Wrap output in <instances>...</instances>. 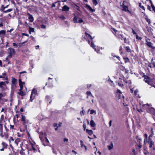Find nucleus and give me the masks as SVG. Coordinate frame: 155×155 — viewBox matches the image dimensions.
Listing matches in <instances>:
<instances>
[{
	"instance_id": "774afa93",
	"label": "nucleus",
	"mask_w": 155,
	"mask_h": 155,
	"mask_svg": "<svg viewBox=\"0 0 155 155\" xmlns=\"http://www.w3.org/2000/svg\"><path fill=\"white\" fill-rule=\"evenodd\" d=\"M20 89H19V91H21L23 89V86H20Z\"/></svg>"
},
{
	"instance_id": "c9c22d12",
	"label": "nucleus",
	"mask_w": 155,
	"mask_h": 155,
	"mask_svg": "<svg viewBox=\"0 0 155 155\" xmlns=\"http://www.w3.org/2000/svg\"><path fill=\"white\" fill-rule=\"evenodd\" d=\"M83 110L80 112V114L81 116H83L84 114L85 111L83 110V108H82Z\"/></svg>"
},
{
	"instance_id": "5701e85b",
	"label": "nucleus",
	"mask_w": 155,
	"mask_h": 155,
	"mask_svg": "<svg viewBox=\"0 0 155 155\" xmlns=\"http://www.w3.org/2000/svg\"><path fill=\"white\" fill-rule=\"evenodd\" d=\"M80 144H81V147H84L85 148V149L86 150H87V147L86 146H85V145H84V143L83 142V141L81 140L80 141Z\"/></svg>"
},
{
	"instance_id": "e433bc0d",
	"label": "nucleus",
	"mask_w": 155,
	"mask_h": 155,
	"mask_svg": "<svg viewBox=\"0 0 155 155\" xmlns=\"http://www.w3.org/2000/svg\"><path fill=\"white\" fill-rule=\"evenodd\" d=\"M139 6L140 7L142 8L143 10H145V8L143 6H142V4L141 3H139Z\"/></svg>"
},
{
	"instance_id": "6ab92c4d",
	"label": "nucleus",
	"mask_w": 155,
	"mask_h": 155,
	"mask_svg": "<svg viewBox=\"0 0 155 155\" xmlns=\"http://www.w3.org/2000/svg\"><path fill=\"white\" fill-rule=\"evenodd\" d=\"M29 33L31 34V32H35V29L34 28H31V27H29Z\"/></svg>"
},
{
	"instance_id": "aec40b11",
	"label": "nucleus",
	"mask_w": 155,
	"mask_h": 155,
	"mask_svg": "<svg viewBox=\"0 0 155 155\" xmlns=\"http://www.w3.org/2000/svg\"><path fill=\"white\" fill-rule=\"evenodd\" d=\"M36 151V149L33 147H32V150H28V154H29L30 153H31L32 151H33L34 152H35Z\"/></svg>"
},
{
	"instance_id": "a19ab883",
	"label": "nucleus",
	"mask_w": 155,
	"mask_h": 155,
	"mask_svg": "<svg viewBox=\"0 0 155 155\" xmlns=\"http://www.w3.org/2000/svg\"><path fill=\"white\" fill-rule=\"evenodd\" d=\"M59 17L62 20H64L66 18L63 15L60 16H59Z\"/></svg>"
},
{
	"instance_id": "603ef678",
	"label": "nucleus",
	"mask_w": 155,
	"mask_h": 155,
	"mask_svg": "<svg viewBox=\"0 0 155 155\" xmlns=\"http://www.w3.org/2000/svg\"><path fill=\"white\" fill-rule=\"evenodd\" d=\"M68 138H65L64 139V142H68Z\"/></svg>"
},
{
	"instance_id": "2eb2a0df",
	"label": "nucleus",
	"mask_w": 155,
	"mask_h": 155,
	"mask_svg": "<svg viewBox=\"0 0 155 155\" xmlns=\"http://www.w3.org/2000/svg\"><path fill=\"white\" fill-rule=\"evenodd\" d=\"M122 10L124 12H130V11L128 9V7L127 6L125 5V6H124L123 7H122Z\"/></svg>"
},
{
	"instance_id": "4c0bfd02",
	"label": "nucleus",
	"mask_w": 155,
	"mask_h": 155,
	"mask_svg": "<svg viewBox=\"0 0 155 155\" xmlns=\"http://www.w3.org/2000/svg\"><path fill=\"white\" fill-rule=\"evenodd\" d=\"M108 81H110V84L112 86H113V87H114V84L113 83V81L111 80L110 79H109V80H108Z\"/></svg>"
},
{
	"instance_id": "09e8293b",
	"label": "nucleus",
	"mask_w": 155,
	"mask_h": 155,
	"mask_svg": "<svg viewBox=\"0 0 155 155\" xmlns=\"http://www.w3.org/2000/svg\"><path fill=\"white\" fill-rule=\"evenodd\" d=\"M124 59V61H125V62H129V60L128 58H125Z\"/></svg>"
},
{
	"instance_id": "423d86ee",
	"label": "nucleus",
	"mask_w": 155,
	"mask_h": 155,
	"mask_svg": "<svg viewBox=\"0 0 155 155\" xmlns=\"http://www.w3.org/2000/svg\"><path fill=\"white\" fill-rule=\"evenodd\" d=\"M21 121L24 125H25L26 124L28 123L29 121L28 120H26L25 116L22 115H21Z\"/></svg>"
},
{
	"instance_id": "ddd939ff",
	"label": "nucleus",
	"mask_w": 155,
	"mask_h": 155,
	"mask_svg": "<svg viewBox=\"0 0 155 155\" xmlns=\"http://www.w3.org/2000/svg\"><path fill=\"white\" fill-rule=\"evenodd\" d=\"M5 31L4 30H2L0 31V37L1 38H2L4 37L5 35Z\"/></svg>"
},
{
	"instance_id": "cd10ccee",
	"label": "nucleus",
	"mask_w": 155,
	"mask_h": 155,
	"mask_svg": "<svg viewBox=\"0 0 155 155\" xmlns=\"http://www.w3.org/2000/svg\"><path fill=\"white\" fill-rule=\"evenodd\" d=\"M86 132L89 135H91L93 133L92 131L91 130L86 129Z\"/></svg>"
},
{
	"instance_id": "2f4dec72",
	"label": "nucleus",
	"mask_w": 155,
	"mask_h": 155,
	"mask_svg": "<svg viewBox=\"0 0 155 155\" xmlns=\"http://www.w3.org/2000/svg\"><path fill=\"white\" fill-rule=\"evenodd\" d=\"M78 18L76 16H75L73 19V21L74 23H76L78 22L77 21Z\"/></svg>"
},
{
	"instance_id": "393cba45",
	"label": "nucleus",
	"mask_w": 155,
	"mask_h": 155,
	"mask_svg": "<svg viewBox=\"0 0 155 155\" xmlns=\"http://www.w3.org/2000/svg\"><path fill=\"white\" fill-rule=\"evenodd\" d=\"M86 94L87 95V98H88V96H90L92 97V95L91 92L90 91H87L86 92Z\"/></svg>"
},
{
	"instance_id": "7c9ffc66",
	"label": "nucleus",
	"mask_w": 155,
	"mask_h": 155,
	"mask_svg": "<svg viewBox=\"0 0 155 155\" xmlns=\"http://www.w3.org/2000/svg\"><path fill=\"white\" fill-rule=\"evenodd\" d=\"M2 145L3 147H4V148H6L7 146V144L4 142H2Z\"/></svg>"
},
{
	"instance_id": "a878e982",
	"label": "nucleus",
	"mask_w": 155,
	"mask_h": 155,
	"mask_svg": "<svg viewBox=\"0 0 155 155\" xmlns=\"http://www.w3.org/2000/svg\"><path fill=\"white\" fill-rule=\"evenodd\" d=\"M21 140L19 138H18L16 139L15 141V143L18 145V143Z\"/></svg>"
},
{
	"instance_id": "4468645a",
	"label": "nucleus",
	"mask_w": 155,
	"mask_h": 155,
	"mask_svg": "<svg viewBox=\"0 0 155 155\" xmlns=\"http://www.w3.org/2000/svg\"><path fill=\"white\" fill-rule=\"evenodd\" d=\"M85 7L87 10H89L90 12H93L95 11V10L93 9L92 8L88 5H86Z\"/></svg>"
},
{
	"instance_id": "3c124183",
	"label": "nucleus",
	"mask_w": 155,
	"mask_h": 155,
	"mask_svg": "<svg viewBox=\"0 0 155 155\" xmlns=\"http://www.w3.org/2000/svg\"><path fill=\"white\" fill-rule=\"evenodd\" d=\"M27 73V72L26 71H22V72H20L19 73V77H20V75L22 74H23V73Z\"/></svg>"
},
{
	"instance_id": "f3484780",
	"label": "nucleus",
	"mask_w": 155,
	"mask_h": 155,
	"mask_svg": "<svg viewBox=\"0 0 155 155\" xmlns=\"http://www.w3.org/2000/svg\"><path fill=\"white\" fill-rule=\"evenodd\" d=\"M3 126L1 124H0V136L2 137H3Z\"/></svg>"
},
{
	"instance_id": "5fc2aeb1",
	"label": "nucleus",
	"mask_w": 155,
	"mask_h": 155,
	"mask_svg": "<svg viewBox=\"0 0 155 155\" xmlns=\"http://www.w3.org/2000/svg\"><path fill=\"white\" fill-rule=\"evenodd\" d=\"M93 2L94 3V4L95 5H96L97 4V1L96 0H93Z\"/></svg>"
},
{
	"instance_id": "338daca9",
	"label": "nucleus",
	"mask_w": 155,
	"mask_h": 155,
	"mask_svg": "<svg viewBox=\"0 0 155 155\" xmlns=\"http://www.w3.org/2000/svg\"><path fill=\"white\" fill-rule=\"evenodd\" d=\"M13 45L14 46H15V47H17L18 45H17L15 43H13Z\"/></svg>"
},
{
	"instance_id": "c85d7f7f",
	"label": "nucleus",
	"mask_w": 155,
	"mask_h": 155,
	"mask_svg": "<svg viewBox=\"0 0 155 155\" xmlns=\"http://www.w3.org/2000/svg\"><path fill=\"white\" fill-rule=\"evenodd\" d=\"M18 94L21 96H23L25 94V93L23 91H21L18 92Z\"/></svg>"
},
{
	"instance_id": "4d7b16f0",
	"label": "nucleus",
	"mask_w": 155,
	"mask_h": 155,
	"mask_svg": "<svg viewBox=\"0 0 155 155\" xmlns=\"http://www.w3.org/2000/svg\"><path fill=\"white\" fill-rule=\"evenodd\" d=\"M117 93L120 94L122 93L121 91L119 89H117Z\"/></svg>"
},
{
	"instance_id": "0e129e2a",
	"label": "nucleus",
	"mask_w": 155,
	"mask_h": 155,
	"mask_svg": "<svg viewBox=\"0 0 155 155\" xmlns=\"http://www.w3.org/2000/svg\"><path fill=\"white\" fill-rule=\"evenodd\" d=\"M112 29L114 32L115 33H116L117 32V31L114 28H112Z\"/></svg>"
},
{
	"instance_id": "79ce46f5",
	"label": "nucleus",
	"mask_w": 155,
	"mask_h": 155,
	"mask_svg": "<svg viewBox=\"0 0 155 155\" xmlns=\"http://www.w3.org/2000/svg\"><path fill=\"white\" fill-rule=\"evenodd\" d=\"M120 24H121V23L120 22V21H117L116 22V23L115 24H116V25H117V24L118 25V26L117 25V27H120Z\"/></svg>"
},
{
	"instance_id": "052dcab7",
	"label": "nucleus",
	"mask_w": 155,
	"mask_h": 155,
	"mask_svg": "<svg viewBox=\"0 0 155 155\" xmlns=\"http://www.w3.org/2000/svg\"><path fill=\"white\" fill-rule=\"evenodd\" d=\"M27 42V41H24V42H23L21 43H20L19 44V45H19V46H21V45L24 43H25Z\"/></svg>"
},
{
	"instance_id": "473e14b6",
	"label": "nucleus",
	"mask_w": 155,
	"mask_h": 155,
	"mask_svg": "<svg viewBox=\"0 0 155 155\" xmlns=\"http://www.w3.org/2000/svg\"><path fill=\"white\" fill-rule=\"evenodd\" d=\"M151 3V7L152 8L153 10L154 11V12H155V7L154 5L153 4L152 2H150Z\"/></svg>"
},
{
	"instance_id": "f257e3e1",
	"label": "nucleus",
	"mask_w": 155,
	"mask_h": 155,
	"mask_svg": "<svg viewBox=\"0 0 155 155\" xmlns=\"http://www.w3.org/2000/svg\"><path fill=\"white\" fill-rule=\"evenodd\" d=\"M124 77L123 75H121L119 77V80L118 81V85L121 87H122L124 86L123 82H125L126 83H127V82L124 79Z\"/></svg>"
},
{
	"instance_id": "20e7f679",
	"label": "nucleus",
	"mask_w": 155,
	"mask_h": 155,
	"mask_svg": "<svg viewBox=\"0 0 155 155\" xmlns=\"http://www.w3.org/2000/svg\"><path fill=\"white\" fill-rule=\"evenodd\" d=\"M37 91L35 89H33L32 91L30 97V100L32 102L35 96L37 95Z\"/></svg>"
},
{
	"instance_id": "c03bdc74",
	"label": "nucleus",
	"mask_w": 155,
	"mask_h": 155,
	"mask_svg": "<svg viewBox=\"0 0 155 155\" xmlns=\"http://www.w3.org/2000/svg\"><path fill=\"white\" fill-rule=\"evenodd\" d=\"M4 95H3V94H2L1 93H0V100H2V98L4 97Z\"/></svg>"
},
{
	"instance_id": "f704fd0d",
	"label": "nucleus",
	"mask_w": 155,
	"mask_h": 155,
	"mask_svg": "<svg viewBox=\"0 0 155 155\" xmlns=\"http://www.w3.org/2000/svg\"><path fill=\"white\" fill-rule=\"evenodd\" d=\"M90 46L93 48H94L95 51H96V49L95 48V45L91 41L90 44Z\"/></svg>"
},
{
	"instance_id": "f8f14e48",
	"label": "nucleus",
	"mask_w": 155,
	"mask_h": 155,
	"mask_svg": "<svg viewBox=\"0 0 155 155\" xmlns=\"http://www.w3.org/2000/svg\"><path fill=\"white\" fill-rule=\"evenodd\" d=\"M12 88L13 87V85H15L16 83L17 82V80L15 78L12 77Z\"/></svg>"
},
{
	"instance_id": "13d9d810",
	"label": "nucleus",
	"mask_w": 155,
	"mask_h": 155,
	"mask_svg": "<svg viewBox=\"0 0 155 155\" xmlns=\"http://www.w3.org/2000/svg\"><path fill=\"white\" fill-rule=\"evenodd\" d=\"M22 35H25V36H29V35H28V34H27L26 33H22Z\"/></svg>"
},
{
	"instance_id": "72a5a7b5",
	"label": "nucleus",
	"mask_w": 155,
	"mask_h": 155,
	"mask_svg": "<svg viewBox=\"0 0 155 155\" xmlns=\"http://www.w3.org/2000/svg\"><path fill=\"white\" fill-rule=\"evenodd\" d=\"M145 19L146 21L148 22L149 24L151 23L150 19L148 18L147 16H146Z\"/></svg>"
},
{
	"instance_id": "f03ea898",
	"label": "nucleus",
	"mask_w": 155,
	"mask_h": 155,
	"mask_svg": "<svg viewBox=\"0 0 155 155\" xmlns=\"http://www.w3.org/2000/svg\"><path fill=\"white\" fill-rule=\"evenodd\" d=\"M151 131L152 134L150 135L148 139V141L147 142L148 143H149V147L150 148H152L153 147V146L154 145V143L153 141L151 140L150 138V137H151L154 134L153 132V129L151 128Z\"/></svg>"
},
{
	"instance_id": "412c9836",
	"label": "nucleus",
	"mask_w": 155,
	"mask_h": 155,
	"mask_svg": "<svg viewBox=\"0 0 155 155\" xmlns=\"http://www.w3.org/2000/svg\"><path fill=\"white\" fill-rule=\"evenodd\" d=\"M148 66L151 68L155 67V62H153L149 64Z\"/></svg>"
},
{
	"instance_id": "de8ad7c7",
	"label": "nucleus",
	"mask_w": 155,
	"mask_h": 155,
	"mask_svg": "<svg viewBox=\"0 0 155 155\" xmlns=\"http://www.w3.org/2000/svg\"><path fill=\"white\" fill-rule=\"evenodd\" d=\"M137 110L139 112L141 113L142 112V110L141 109H138V108H137Z\"/></svg>"
},
{
	"instance_id": "864d4df0",
	"label": "nucleus",
	"mask_w": 155,
	"mask_h": 155,
	"mask_svg": "<svg viewBox=\"0 0 155 155\" xmlns=\"http://www.w3.org/2000/svg\"><path fill=\"white\" fill-rule=\"evenodd\" d=\"M125 2L124 1L122 4L120 5L122 7V8L123 7H124V6H125Z\"/></svg>"
},
{
	"instance_id": "e2e57ef3",
	"label": "nucleus",
	"mask_w": 155,
	"mask_h": 155,
	"mask_svg": "<svg viewBox=\"0 0 155 155\" xmlns=\"http://www.w3.org/2000/svg\"><path fill=\"white\" fill-rule=\"evenodd\" d=\"M13 30V28H12L10 30H8L7 31V32H11Z\"/></svg>"
},
{
	"instance_id": "4be33fe9",
	"label": "nucleus",
	"mask_w": 155,
	"mask_h": 155,
	"mask_svg": "<svg viewBox=\"0 0 155 155\" xmlns=\"http://www.w3.org/2000/svg\"><path fill=\"white\" fill-rule=\"evenodd\" d=\"M144 142L147 143L148 141V139H147V135L146 134H145L144 135Z\"/></svg>"
},
{
	"instance_id": "8fccbe9b",
	"label": "nucleus",
	"mask_w": 155,
	"mask_h": 155,
	"mask_svg": "<svg viewBox=\"0 0 155 155\" xmlns=\"http://www.w3.org/2000/svg\"><path fill=\"white\" fill-rule=\"evenodd\" d=\"M3 112L4 113L6 112V109H5L3 108H2V110H1V112Z\"/></svg>"
},
{
	"instance_id": "0eeeda50",
	"label": "nucleus",
	"mask_w": 155,
	"mask_h": 155,
	"mask_svg": "<svg viewBox=\"0 0 155 155\" xmlns=\"http://www.w3.org/2000/svg\"><path fill=\"white\" fill-rule=\"evenodd\" d=\"M15 53V50L12 48H10V52H9V54L8 56V57L9 58H11L12 57V55Z\"/></svg>"
},
{
	"instance_id": "680f3d73",
	"label": "nucleus",
	"mask_w": 155,
	"mask_h": 155,
	"mask_svg": "<svg viewBox=\"0 0 155 155\" xmlns=\"http://www.w3.org/2000/svg\"><path fill=\"white\" fill-rule=\"evenodd\" d=\"M3 82L4 83L5 85V86L6 87V84H8V83L9 82L6 81H3Z\"/></svg>"
},
{
	"instance_id": "39448f33",
	"label": "nucleus",
	"mask_w": 155,
	"mask_h": 155,
	"mask_svg": "<svg viewBox=\"0 0 155 155\" xmlns=\"http://www.w3.org/2000/svg\"><path fill=\"white\" fill-rule=\"evenodd\" d=\"M144 77V81L148 84L151 85L152 84V80L147 76H145Z\"/></svg>"
},
{
	"instance_id": "7ed1b4c3",
	"label": "nucleus",
	"mask_w": 155,
	"mask_h": 155,
	"mask_svg": "<svg viewBox=\"0 0 155 155\" xmlns=\"http://www.w3.org/2000/svg\"><path fill=\"white\" fill-rule=\"evenodd\" d=\"M145 105L148 106V107L147 108V110L148 113L155 115V110L153 108L148 106L149 105L147 104Z\"/></svg>"
},
{
	"instance_id": "a18cd8bd",
	"label": "nucleus",
	"mask_w": 155,
	"mask_h": 155,
	"mask_svg": "<svg viewBox=\"0 0 155 155\" xmlns=\"http://www.w3.org/2000/svg\"><path fill=\"white\" fill-rule=\"evenodd\" d=\"M83 21L81 18H79V20L78 21V23H81Z\"/></svg>"
},
{
	"instance_id": "a211bd4d",
	"label": "nucleus",
	"mask_w": 155,
	"mask_h": 155,
	"mask_svg": "<svg viewBox=\"0 0 155 155\" xmlns=\"http://www.w3.org/2000/svg\"><path fill=\"white\" fill-rule=\"evenodd\" d=\"M5 87V85L4 83L3 82V81H1L0 82V88L2 89H4L5 87Z\"/></svg>"
},
{
	"instance_id": "bb28decb",
	"label": "nucleus",
	"mask_w": 155,
	"mask_h": 155,
	"mask_svg": "<svg viewBox=\"0 0 155 155\" xmlns=\"http://www.w3.org/2000/svg\"><path fill=\"white\" fill-rule=\"evenodd\" d=\"M19 86H23V85L24 84H25V83L24 82H22L21 81V79H19Z\"/></svg>"
},
{
	"instance_id": "1a4fd4ad",
	"label": "nucleus",
	"mask_w": 155,
	"mask_h": 155,
	"mask_svg": "<svg viewBox=\"0 0 155 155\" xmlns=\"http://www.w3.org/2000/svg\"><path fill=\"white\" fill-rule=\"evenodd\" d=\"M146 41V44L147 45V46L150 48H151L152 46V45L153 43H152L151 42L149 41H150V39L148 38H147L145 40Z\"/></svg>"
},
{
	"instance_id": "37998d69",
	"label": "nucleus",
	"mask_w": 155,
	"mask_h": 155,
	"mask_svg": "<svg viewBox=\"0 0 155 155\" xmlns=\"http://www.w3.org/2000/svg\"><path fill=\"white\" fill-rule=\"evenodd\" d=\"M94 113H95V114H96V111H95L93 110H91V112L90 113L91 114H93Z\"/></svg>"
},
{
	"instance_id": "b1692460",
	"label": "nucleus",
	"mask_w": 155,
	"mask_h": 155,
	"mask_svg": "<svg viewBox=\"0 0 155 155\" xmlns=\"http://www.w3.org/2000/svg\"><path fill=\"white\" fill-rule=\"evenodd\" d=\"M28 18L30 22H32L33 21L34 19L32 15H30V16H29Z\"/></svg>"
},
{
	"instance_id": "ea45409f",
	"label": "nucleus",
	"mask_w": 155,
	"mask_h": 155,
	"mask_svg": "<svg viewBox=\"0 0 155 155\" xmlns=\"http://www.w3.org/2000/svg\"><path fill=\"white\" fill-rule=\"evenodd\" d=\"M126 50L128 52H131L130 49V47L129 46H127L126 47Z\"/></svg>"
},
{
	"instance_id": "49530a36",
	"label": "nucleus",
	"mask_w": 155,
	"mask_h": 155,
	"mask_svg": "<svg viewBox=\"0 0 155 155\" xmlns=\"http://www.w3.org/2000/svg\"><path fill=\"white\" fill-rule=\"evenodd\" d=\"M46 26L43 25H41V28H42L45 29L46 28Z\"/></svg>"
},
{
	"instance_id": "9d476101",
	"label": "nucleus",
	"mask_w": 155,
	"mask_h": 155,
	"mask_svg": "<svg viewBox=\"0 0 155 155\" xmlns=\"http://www.w3.org/2000/svg\"><path fill=\"white\" fill-rule=\"evenodd\" d=\"M116 36L118 37V38L120 39L121 40L124 39V42H126V38H125L123 36V35H122L119 34H116Z\"/></svg>"
},
{
	"instance_id": "69168bd1",
	"label": "nucleus",
	"mask_w": 155,
	"mask_h": 155,
	"mask_svg": "<svg viewBox=\"0 0 155 155\" xmlns=\"http://www.w3.org/2000/svg\"><path fill=\"white\" fill-rule=\"evenodd\" d=\"M136 38L138 39H141L142 38L140 37H139L138 35H137L136 36Z\"/></svg>"
},
{
	"instance_id": "6e6552de",
	"label": "nucleus",
	"mask_w": 155,
	"mask_h": 155,
	"mask_svg": "<svg viewBox=\"0 0 155 155\" xmlns=\"http://www.w3.org/2000/svg\"><path fill=\"white\" fill-rule=\"evenodd\" d=\"M85 37L87 38V39H88V43L90 44V42L89 41V39H90L91 40H92L93 38L94 37L92 38L91 36L88 34V33H87V32H85Z\"/></svg>"
},
{
	"instance_id": "bf43d9fd",
	"label": "nucleus",
	"mask_w": 155,
	"mask_h": 155,
	"mask_svg": "<svg viewBox=\"0 0 155 155\" xmlns=\"http://www.w3.org/2000/svg\"><path fill=\"white\" fill-rule=\"evenodd\" d=\"M109 126L110 127L111 126V124H112V120H110V121L109 123Z\"/></svg>"
},
{
	"instance_id": "6e6d98bb",
	"label": "nucleus",
	"mask_w": 155,
	"mask_h": 155,
	"mask_svg": "<svg viewBox=\"0 0 155 155\" xmlns=\"http://www.w3.org/2000/svg\"><path fill=\"white\" fill-rule=\"evenodd\" d=\"M147 9L150 11H151V7L149 5H147Z\"/></svg>"
},
{
	"instance_id": "9b49d317",
	"label": "nucleus",
	"mask_w": 155,
	"mask_h": 155,
	"mask_svg": "<svg viewBox=\"0 0 155 155\" xmlns=\"http://www.w3.org/2000/svg\"><path fill=\"white\" fill-rule=\"evenodd\" d=\"M70 9V8L66 5H64L62 8V10L63 11H68Z\"/></svg>"
},
{
	"instance_id": "c756f323",
	"label": "nucleus",
	"mask_w": 155,
	"mask_h": 155,
	"mask_svg": "<svg viewBox=\"0 0 155 155\" xmlns=\"http://www.w3.org/2000/svg\"><path fill=\"white\" fill-rule=\"evenodd\" d=\"M12 10H13V9L12 8H10V9H8L7 10H5L4 12L3 13H8V12H11L12 11Z\"/></svg>"
},
{
	"instance_id": "58836bf2",
	"label": "nucleus",
	"mask_w": 155,
	"mask_h": 155,
	"mask_svg": "<svg viewBox=\"0 0 155 155\" xmlns=\"http://www.w3.org/2000/svg\"><path fill=\"white\" fill-rule=\"evenodd\" d=\"M5 7H4L3 5H2L1 8L0 9V10L1 12H4L5 11Z\"/></svg>"
},
{
	"instance_id": "dca6fc26",
	"label": "nucleus",
	"mask_w": 155,
	"mask_h": 155,
	"mask_svg": "<svg viewBox=\"0 0 155 155\" xmlns=\"http://www.w3.org/2000/svg\"><path fill=\"white\" fill-rule=\"evenodd\" d=\"M91 118L92 120H91V121H90V125L91 127H95V126L96 125V124L94 122V121L92 120V117L91 116Z\"/></svg>"
}]
</instances>
